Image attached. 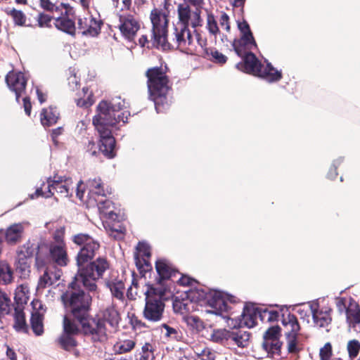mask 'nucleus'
I'll return each instance as SVG.
<instances>
[{
    "label": "nucleus",
    "instance_id": "1",
    "mask_svg": "<svg viewBox=\"0 0 360 360\" xmlns=\"http://www.w3.org/2000/svg\"><path fill=\"white\" fill-rule=\"evenodd\" d=\"M177 21L174 23L169 39L176 48L188 54H194L198 51L196 43L203 48L207 39L202 37L197 30L203 25L202 12L193 10L186 6H177Z\"/></svg>",
    "mask_w": 360,
    "mask_h": 360
},
{
    "label": "nucleus",
    "instance_id": "2",
    "mask_svg": "<svg viewBox=\"0 0 360 360\" xmlns=\"http://www.w3.org/2000/svg\"><path fill=\"white\" fill-rule=\"evenodd\" d=\"M125 101L120 97L112 98L110 102L102 101L97 106V115L93 119V124L100 136L99 150L107 158L115 156V140L111 135L110 126L127 121L129 112L123 110Z\"/></svg>",
    "mask_w": 360,
    "mask_h": 360
},
{
    "label": "nucleus",
    "instance_id": "3",
    "mask_svg": "<svg viewBox=\"0 0 360 360\" xmlns=\"http://www.w3.org/2000/svg\"><path fill=\"white\" fill-rule=\"evenodd\" d=\"M146 75L148 78L149 98L154 102L157 112H162L169 106L168 78L162 70L159 68L148 69Z\"/></svg>",
    "mask_w": 360,
    "mask_h": 360
},
{
    "label": "nucleus",
    "instance_id": "4",
    "mask_svg": "<svg viewBox=\"0 0 360 360\" xmlns=\"http://www.w3.org/2000/svg\"><path fill=\"white\" fill-rule=\"evenodd\" d=\"M81 285L78 283L73 285L72 281L69 290L61 296L65 307L78 322L88 317L91 302V295L79 289Z\"/></svg>",
    "mask_w": 360,
    "mask_h": 360
},
{
    "label": "nucleus",
    "instance_id": "5",
    "mask_svg": "<svg viewBox=\"0 0 360 360\" xmlns=\"http://www.w3.org/2000/svg\"><path fill=\"white\" fill-rule=\"evenodd\" d=\"M109 267V263L105 258L98 257L89 264L78 267L77 273L72 281V285L82 283L86 290L89 292H96L97 281L103 277Z\"/></svg>",
    "mask_w": 360,
    "mask_h": 360
},
{
    "label": "nucleus",
    "instance_id": "6",
    "mask_svg": "<svg viewBox=\"0 0 360 360\" xmlns=\"http://www.w3.org/2000/svg\"><path fill=\"white\" fill-rule=\"evenodd\" d=\"M150 19L152 23L150 37L153 45L164 50L176 47L169 39L170 34H167L168 14L162 10L155 8L151 11Z\"/></svg>",
    "mask_w": 360,
    "mask_h": 360
},
{
    "label": "nucleus",
    "instance_id": "7",
    "mask_svg": "<svg viewBox=\"0 0 360 360\" xmlns=\"http://www.w3.org/2000/svg\"><path fill=\"white\" fill-rule=\"evenodd\" d=\"M236 67L238 70L262 77L269 83L278 82L282 78L281 71L274 68L269 63L266 65L262 64L252 53H246L243 62L238 63Z\"/></svg>",
    "mask_w": 360,
    "mask_h": 360
},
{
    "label": "nucleus",
    "instance_id": "8",
    "mask_svg": "<svg viewBox=\"0 0 360 360\" xmlns=\"http://www.w3.org/2000/svg\"><path fill=\"white\" fill-rule=\"evenodd\" d=\"M51 261L61 266L68 264L69 259L65 243L51 244L49 249L45 245L39 246L36 255L37 269L44 268Z\"/></svg>",
    "mask_w": 360,
    "mask_h": 360
},
{
    "label": "nucleus",
    "instance_id": "9",
    "mask_svg": "<svg viewBox=\"0 0 360 360\" xmlns=\"http://www.w3.org/2000/svg\"><path fill=\"white\" fill-rule=\"evenodd\" d=\"M146 304L143 309V316L152 322L159 321L162 316L165 304L162 301L164 292L161 289L146 285L144 292Z\"/></svg>",
    "mask_w": 360,
    "mask_h": 360
},
{
    "label": "nucleus",
    "instance_id": "10",
    "mask_svg": "<svg viewBox=\"0 0 360 360\" xmlns=\"http://www.w3.org/2000/svg\"><path fill=\"white\" fill-rule=\"evenodd\" d=\"M47 184L46 191H43L44 183L41 187L36 190L34 193L30 195V198L34 199L39 196L46 198H51L53 195V191H56V193L64 197H70L72 196L75 186L71 178L62 176H54L53 179L49 178L47 180Z\"/></svg>",
    "mask_w": 360,
    "mask_h": 360
},
{
    "label": "nucleus",
    "instance_id": "11",
    "mask_svg": "<svg viewBox=\"0 0 360 360\" xmlns=\"http://www.w3.org/2000/svg\"><path fill=\"white\" fill-rule=\"evenodd\" d=\"M72 241L82 247L76 257L77 268L91 261L100 248L99 243L86 233L73 236Z\"/></svg>",
    "mask_w": 360,
    "mask_h": 360
},
{
    "label": "nucleus",
    "instance_id": "12",
    "mask_svg": "<svg viewBox=\"0 0 360 360\" xmlns=\"http://www.w3.org/2000/svg\"><path fill=\"white\" fill-rule=\"evenodd\" d=\"M205 299L208 305L213 309L212 313L224 318L226 316L223 314L224 312H228L231 309L229 304L237 302L235 296L216 290H209L205 295Z\"/></svg>",
    "mask_w": 360,
    "mask_h": 360
},
{
    "label": "nucleus",
    "instance_id": "13",
    "mask_svg": "<svg viewBox=\"0 0 360 360\" xmlns=\"http://www.w3.org/2000/svg\"><path fill=\"white\" fill-rule=\"evenodd\" d=\"M82 326L84 333L90 335L94 342H104L108 338L109 333L112 331L105 323L104 320L97 316L95 318H85L79 322Z\"/></svg>",
    "mask_w": 360,
    "mask_h": 360
},
{
    "label": "nucleus",
    "instance_id": "14",
    "mask_svg": "<svg viewBox=\"0 0 360 360\" xmlns=\"http://www.w3.org/2000/svg\"><path fill=\"white\" fill-rule=\"evenodd\" d=\"M337 307L340 312L345 311L350 331L360 334V309L351 297L337 299Z\"/></svg>",
    "mask_w": 360,
    "mask_h": 360
},
{
    "label": "nucleus",
    "instance_id": "15",
    "mask_svg": "<svg viewBox=\"0 0 360 360\" xmlns=\"http://www.w3.org/2000/svg\"><path fill=\"white\" fill-rule=\"evenodd\" d=\"M282 324L284 328L288 350L290 353H295L299 349L297 336L300 326L298 321L294 314L288 313L287 316L283 314Z\"/></svg>",
    "mask_w": 360,
    "mask_h": 360
},
{
    "label": "nucleus",
    "instance_id": "16",
    "mask_svg": "<svg viewBox=\"0 0 360 360\" xmlns=\"http://www.w3.org/2000/svg\"><path fill=\"white\" fill-rule=\"evenodd\" d=\"M219 25L212 13H207L206 18L207 30L214 39H217L218 36L220 37L221 41L224 43L225 41H228L229 39L224 33H221V30H224L226 32H230L229 15L223 13L219 18Z\"/></svg>",
    "mask_w": 360,
    "mask_h": 360
},
{
    "label": "nucleus",
    "instance_id": "17",
    "mask_svg": "<svg viewBox=\"0 0 360 360\" xmlns=\"http://www.w3.org/2000/svg\"><path fill=\"white\" fill-rule=\"evenodd\" d=\"M140 22L136 15L124 13L119 16L118 27L122 35L127 40L132 41L140 29Z\"/></svg>",
    "mask_w": 360,
    "mask_h": 360
},
{
    "label": "nucleus",
    "instance_id": "18",
    "mask_svg": "<svg viewBox=\"0 0 360 360\" xmlns=\"http://www.w3.org/2000/svg\"><path fill=\"white\" fill-rule=\"evenodd\" d=\"M32 254L33 250L30 248L29 244L20 246L18 250L15 262L16 271L22 278H27L30 276Z\"/></svg>",
    "mask_w": 360,
    "mask_h": 360
},
{
    "label": "nucleus",
    "instance_id": "19",
    "mask_svg": "<svg viewBox=\"0 0 360 360\" xmlns=\"http://www.w3.org/2000/svg\"><path fill=\"white\" fill-rule=\"evenodd\" d=\"M233 313H231L229 319L232 321H236L233 324V327H247L252 328L257 324V319L259 317V308L254 307H243L241 314L238 316H232Z\"/></svg>",
    "mask_w": 360,
    "mask_h": 360
},
{
    "label": "nucleus",
    "instance_id": "20",
    "mask_svg": "<svg viewBox=\"0 0 360 360\" xmlns=\"http://www.w3.org/2000/svg\"><path fill=\"white\" fill-rule=\"evenodd\" d=\"M309 307L314 326L326 328L330 323V309L328 307H321L316 301L309 302Z\"/></svg>",
    "mask_w": 360,
    "mask_h": 360
},
{
    "label": "nucleus",
    "instance_id": "21",
    "mask_svg": "<svg viewBox=\"0 0 360 360\" xmlns=\"http://www.w3.org/2000/svg\"><path fill=\"white\" fill-rule=\"evenodd\" d=\"M101 20L90 14L80 16L77 25L82 35L96 37L101 31Z\"/></svg>",
    "mask_w": 360,
    "mask_h": 360
},
{
    "label": "nucleus",
    "instance_id": "22",
    "mask_svg": "<svg viewBox=\"0 0 360 360\" xmlns=\"http://www.w3.org/2000/svg\"><path fill=\"white\" fill-rule=\"evenodd\" d=\"M6 82L9 89L15 94V99L20 102V96L24 93L27 84V79L21 72H9L6 77Z\"/></svg>",
    "mask_w": 360,
    "mask_h": 360
},
{
    "label": "nucleus",
    "instance_id": "23",
    "mask_svg": "<svg viewBox=\"0 0 360 360\" xmlns=\"http://www.w3.org/2000/svg\"><path fill=\"white\" fill-rule=\"evenodd\" d=\"M32 311L31 313V326L33 332L37 335H40L44 332L43 319L46 311L41 302L34 300L31 302Z\"/></svg>",
    "mask_w": 360,
    "mask_h": 360
},
{
    "label": "nucleus",
    "instance_id": "24",
    "mask_svg": "<svg viewBox=\"0 0 360 360\" xmlns=\"http://www.w3.org/2000/svg\"><path fill=\"white\" fill-rule=\"evenodd\" d=\"M150 257V248L145 242H139L136 246L134 254V260L138 269L148 271L150 267L149 259Z\"/></svg>",
    "mask_w": 360,
    "mask_h": 360
},
{
    "label": "nucleus",
    "instance_id": "25",
    "mask_svg": "<svg viewBox=\"0 0 360 360\" xmlns=\"http://www.w3.org/2000/svg\"><path fill=\"white\" fill-rule=\"evenodd\" d=\"M105 285L110 290L113 297L124 300L125 286L122 278H118L115 274L105 280Z\"/></svg>",
    "mask_w": 360,
    "mask_h": 360
},
{
    "label": "nucleus",
    "instance_id": "26",
    "mask_svg": "<svg viewBox=\"0 0 360 360\" xmlns=\"http://www.w3.org/2000/svg\"><path fill=\"white\" fill-rule=\"evenodd\" d=\"M99 318L104 320L105 324L108 323V326L112 331L116 330L120 321V313L113 305H109L103 309Z\"/></svg>",
    "mask_w": 360,
    "mask_h": 360
},
{
    "label": "nucleus",
    "instance_id": "27",
    "mask_svg": "<svg viewBox=\"0 0 360 360\" xmlns=\"http://www.w3.org/2000/svg\"><path fill=\"white\" fill-rule=\"evenodd\" d=\"M256 43L252 32L241 34L240 39L234 40L233 47L238 56H242L245 49H252L256 47Z\"/></svg>",
    "mask_w": 360,
    "mask_h": 360
},
{
    "label": "nucleus",
    "instance_id": "28",
    "mask_svg": "<svg viewBox=\"0 0 360 360\" xmlns=\"http://www.w3.org/2000/svg\"><path fill=\"white\" fill-rule=\"evenodd\" d=\"M25 223H15L9 226L5 233L6 241L11 245H14L20 241L24 231Z\"/></svg>",
    "mask_w": 360,
    "mask_h": 360
},
{
    "label": "nucleus",
    "instance_id": "29",
    "mask_svg": "<svg viewBox=\"0 0 360 360\" xmlns=\"http://www.w3.org/2000/svg\"><path fill=\"white\" fill-rule=\"evenodd\" d=\"M86 188L89 191V198H96V197H105L108 191L104 188L103 184L100 177L89 179L86 182Z\"/></svg>",
    "mask_w": 360,
    "mask_h": 360
},
{
    "label": "nucleus",
    "instance_id": "30",
    "mask_svg": "<svg viewBox=\"0 0 360 360\" xmlns=\"http://www.w3.org/2000/svg\"><path fill=\"white\" fill-rule=\"evenodd\" d=\"M228 345H236L239 347L248 346L250 340V333L240 330H230Z\"/></svg>",
    "mask_w": 360,
    "mask_h": 360
},
{
    "label": "nucleus",
    "instance_id": "31",
    "mask_svg": "<svg viewBox=\"0 0 360 360\" xmlns=\"http://www.w3.org/2000/svg\"><path fill=\"white\" fill-rule=\"evenodd\" d=\"M282 342L280 340H266L263 341L262 348L266 352L267 356L273 359H278L281 356Z\"/></svg>",
    "mask_w": 360,
    "mask_h": 360
},
{
    "label": "nucleus",
    "instance_id": "32",
    "mask_svg": "<svg viewBox=\"0 0 360 360\" xmlns=\"http://www.w3.org/2000/svg\"><path fill=\"white\" fill-rule=\"evenodd\" d=\"M196 45L198 46V51L195 54L200 53L199 49H200L203 52L204 57L214 63L224 64L226 62V56L219 52L217 49L214 48L207 49L205 48L206 45L203 48H201L197 43Z\"/></svg>",
    "mask_w": 360,
    "mask_h": 360
},
{
    "label": "nucleus",
    "instance_id": "33",
    "mask_svg": "<svg viewBox=\"0 0 360 360\" xmlns=\"http://www.w3.org/2000/svg\"><path fill=\"white\" fill-rule=\"evenodd\" d=\"M59 113L56 108H44L41 112V123L44 127H50L57 122Z\"/></svg>",
    "mask_w": 360,
    "mask_h": 360
},
{
    "label": "nucleus",
    "instance_id": "34",
    "mask_svg": "<svg viewBox=\"0 0 360 360\" xmlns=\"http://www.w3.org/2000/svg\"><path fill=\"white\" fill-rule=\"evenodd\" d=\"M155 269L161 279L169 278L174 273L172 266L165 259L157 260Z\"/></svg>",
    "mask_w": 360,
    "mask_h": 360
},
{
    "label": "nucleus",
    "instance_id": "35",
    "mask_svg": "<svg viewBox=\"0 0 360 360\" xmlns=\"http://www.w3.org/2000/svg\"><path fill=\"white\" fill-rule=\"evenodd\" d=\"M54 24L58 30L70 34H74L75 32V22L67 16L56 17Z\"/></svg>",
    "mask_w": 360,
    "mask_h": 360
},
{
    "label": "nucleus",
    "instance_id": "36",
    "mask_svg": "<svg viewBox=\"0 0 360 360\" xmlns=\"http://www.w3.org/2000/svg\"><path fill=\"white\" fill-rule=\"evenodd\" d=\"M183 320L193 333H200L205 328L204 322L197 316L186 314Z\"/></svg>",
    "mask_w": 360,
    "mask_h": 360
},
{
    "label": "nucleus",
    "instance_id": "37",
    "mask_svg": "<svg viewBox=\"0 0 360 360\" xmlns=\"http://www.w3.org/2000/svg\"><path fill=\"white\" fill-rule=\"evenodd\" d=\"M280 314L278 311L269 308H259V317L262 323H274L278 321Z\"/></svg>",
    "mask_w": 360,
    "mask_h": 360
},
{
    "label": "nucleus",
    "instance_id": "38",
    "mask_svg": "<svg viewBox=\"0 0 360 360\" xmlns=\"http://www.w3.org/2000/svg\"><path fill=\"white\" fill-rule=\"evenodd\" d=\"M193 308V304L189 299H179L176 297L173 302V309L176 313L184 314Z\"/></svg>",
    "mask_w": 360,
    "mask_h": 360
},
{
    "label": "nucleus",
    "instance_id": "39",
    "mask_svg": "<svg viewBox=\"0 0 360 360\" xmlns=\"http://www.w3.org/2000/svg\"><path fill=\"white\" fill-rule=\"evenodd\" d=\"M60 276H57L56 274L49 272L48 270H45L44 274L40 277L37 285V291L40 292L41 289L45 288L47 286L51 285L59 278Z\"/></svg>",
    "mask_w": 360,
    "mask_h": 360
},
{
    "label": "nucleus",
    "instance_id": "40",
    "mask_svg": "<svg viewBox=\"0 0 360 360\" xmlns=\"http://www.w3.org/2000/svg\"><path fill=\"white\" fill-rule=\"evenodd\" d=\"M30 290L27 284H21L15 291L14 299L18 305L26 304L29 300Z\"/></svg>",
    "mask_w": 360,
    "mask_h": 360
},
{
    "label": "nucleus",
    "instance_id": "41",
    "mask_svg": "<svg viewBox=\"0 0 360 360\" xmlns=\"http://www.w3.org/2000/svg\"><path fill=\"white\" fill-rule=\"evenodd\" d=\"M57 343L61 349L68 352L72 351L77 346L75 338L71 335L63 333L57 339Z\"/></svg>",
    "mask_w": 360,
    "mask_h": 360
},
{
    "label": "nucleus",
    "instance_id": "42",
    "mask_svg": "<svg viewBox=\"0 0 360 360\" xmlns=\"http://www.w3.org/2000/svg\"><path fill=\"white\" fill-rule=\"evenodd\" d=\"M136 345L133 338L120 340L114 345V351L117 354H124L130 352Z\"/></svg>",
    "mask_w": 360,
    "mask_h": 360
},
{
    "label": "nucleus",
    "instance_id": "43",
    "mask_svg": "<svg viewBox=\"0 0 360 360\" xmlns=\"http://www.w3.org/2000/svg\"><path fill=\"white\" fill-rule=\"evenodd\" d=\"M13 327L15 330L18 332L25 333L27 330L25 314L21 309L18 308L15 309Z\"/></svg>",
    "mask_w": 360,
    "mask_h": 360
},
{
    "label": "nucleus",
    "instance_id": "44",
    "mask_svg": "<svg viewBox=\"0 0 360 360\" xmlns=\"http://www.w3.org/2000/svg\"><path fill=\"white\" fill-rule=\"evenodd\" d=\"M13 279V271L11 266L6 262H0V282L7 285L11 283Z\"/></svg>",
    "mask_w": 360,
    "mask_h": 360
},
{
    "label": "nucleus",
    "instance_id": "45",
    "mask_svg": "<svg viewBox=\"0 0 360 360\" xmlns=\"http://www.w3.org/2000/svg\"><path fill=\"white\" fill-rule=\"evenodd\" d=\"M347 351L350 360H355L360 352V342L357 340H351L347 342Z\"/></svg>",
    "mask_w": 360,
    "mask_h": 360
},
{
    "label": "nucleus",
    "instance_id": "46",
    "mask_svg": "<svg viewBox=\"0 0 360 360\" xmlns=\"http://www.w3.org/2000/svg\"><path fill=\"white\" fill-rule=\"evenodd\" d=\"M193 351L201 360H214L215 359V353L206 347H195Z\"/></svg>",
    "mask_w": 360,
    "mask_h": 360
},
{
    "label": "nucleus",
    "instance_id": "47",
    "mask_svg": "<svg viewBox=\"0 0 360 360\" xmlns=\"http://www.w3.org/2000/svg\"><path fill=\"white\" fill-rule=\"evenodd\" d=\"M6 12L11 16L15 25L22 26L25 24L26 16L22 11L15 8H7Z\"/></svg>",
    "mask_w": 360,
    "mask_h": 360
},
{
    "label": "nucleus",
    "instance_id": "48",
    "mask_svg": "<svg viewBox=\"0 0 360 360\" xmlns=\"http://www.w3.org/2000/svg\"><path fill=\"white\" fill-rule=\"evenodd\" d=\"M82 91L84 97L77 98L76 103L78 106L87 108L94 102L92 98L93 94L91 91H89L88 88H83Z\"/></svg>",
    "mask_w": 360,
    "mask_h": 360
},
{
    "label": "nucleus",
    "instance_id": "49",
    "mask_svg": "<svg viewBox=\"0 0 360 360\" xmlns=\"http://www.w3.org/2000/svg\"><path fill=\"white\" fill-rule=\"evenodd\" d=\"M79 326L75 322V321L71 320L68 316H64L63 319V333H67L68 335H75L79 332Z\"/></svg>",
    "mask_w": 360,
    "mask_h": 360
},
{
    "label": "nucleus",
    "instance_id": "50",
    "mask_svg": "<svg viewBox=\"0 0 360 360\" xmlns=\"http://www.w3.org/2000/svg\"><path fill=\"white\" fill-rule=\"evenodd\" d=\"M229 333L230 330H217L213 332L211 339L215 342H226L228 344Z\"/></svg>",
    "mask_w": 360,
    "mask_h": 360
},
{
    "label": "nucleus",
    "instance_id": "51",
    "mask_svg": "<svg viewBox=\"0 0 360 360\" xmlns=\"http://www.w3.org/2000/svg\"><path fill=\"white\" fill-rule=\"evenodd\" d=\"M281 328L278 326L270 327L264 334V340H280Z\"/></svg>",
    "mask_w": 360,
    "mask_h": 360
},
{
    "label": "nucleus",
    "instance_id": "52",
    "mask_svg": "<svg viewBox=\"0 0 360 360\" xmlns=\"http://www.w3.org/2000/svg\"><path fill=\"white\" fill-rule=\"evenodd\" d=\"M182 3L179 4L177 6H186L188 8H193V10H198L202 12L204 5V0H181Z\"/></svg>",
    "mask_w": 360,
    "mask_h": 360
},
{
    "label": "nucleus",
    "instance_id": "53",
    "mask_svg": "<svg viewBox=\"0 0 360 360\" xmlns=\"http://www.w3.org/2000/svg\"><path fill=\"white\" fill-rule=\"evenodd\" d=\"M154 354L152 346L149 343H146L141 348L140 357L138 360H153Z\"/></svg>",
    "mask_w": 360,
    "mask_h": 360
},
{
    "label": "nucleus",
    "instance_id": "54",
    "mask_svg": "<svg viewBox=\"0 0 360 360\" xmlns=\"http://www.w3.org/2000/svg\"><path fill=\"white\" fill-rule=\"evenodd\" d=\"M162 327L165 330V336L176 340H179L181 339V334L176 328L170 327L167 324H163Z\"/></svg>",
    "mask_w": 360,
    "mask_h": 360
},
{
    "label": "nucleus",
    "instance_id": "55",
    "mask_svg": "<svg viewBox=\"0 0 360 360\" xmlns=\"http://www.w3.org/2000/svg\"><path fill=\"white\" fill-rule=\"evenodd\" d=\"M97 203L98 208L102 214H105L106 212H109L108 210L112 205V201L109 200H98L96 198L94 199Z\"/></svg>",
    "mask_w": 360,
    "mask_h": 360
},
{
    "label": "nucleus",
    "instance_id": "56",
    "mask_svg": "<svg viewBox=\"0 0 360 360\" xmlns=\"http://www.w3.org/2000/svg\"><path fill=\"white\" fill-rule=\"evenodd\" d=\"M319 356L321 360H331L332 358V347L331 345L328 342L321 348L319 352Z\"/></svg>",
    "mask_w": 360,
    "mask_h": 360
},
{
    "label": "nucleus",
    "instance_id": "57",
    "mask_svg": "<svg viewBox=\"0 0 360 360\" xmlns=\"http://www.w3.org/2000/svg\"><path fill=\"white\" fill-rule=\"evenodd\" d=\"M343 160H344V158L342 157H339L338 158L335 159L333 161V165H332L331 167L330 168L329 172L328 173V178H329L330 179H333L337 176V175H338V173L336 172L337 168L343 162Z\"/></svg>",
    "mask_w": 360,
    "mask_h": 360
},
{
    "label": "nucleus",
    "instance_id": "58",
    "mask_svg": "<svg viewBox=\"0 0 360 360\" xmlns=\"http://www.w3.org/2000/svg\"><path fill=\"white\" fill-rule=\"evenodd\" d=\"M40 4L44 9L52 12H58L60 10V7H63V4H60L59 6H57L51 3L49 0H41Z\"/></svg>",
    "mask_w": 360,
    "mask_h": 360
},
{
    "label": "nucleus",
    "instance_id": "59",
    "mask_svg": "<svg viewBox=\"0 0 360 360\" xmlns=\"http://www.w3.org/2000/svg\"><path fill=\"white\" fill-rule=\"evenodd\" d=\"M112 1L114 6L116 8H120L121 1V11L129 10L131 6V0H112Z\"/></svg>",
    "mask_w": 360,
    "mask_h": 360
},
{
    "label": "nucleus",
    "instance_id": "60",
    "mask_svg": "<svg viewBox=\"0 0 360 360\" xmlns=\"http://www.w3.org/2000/svg\"><path fill=\"white\" fill-rule=\"evenodd\" d=\"M109 222L108 226H109L110 231L112 233H116L117 234H122L125 231V228L122 226V224L120 223H112Z\"/></svg>",
    "mask_w": 360,
    "mask_h": 360
},
{
    "label": "nucleus",
    "instance_id": "61",
    "mask_svg": "<svg viewBox=\"0 0 360 360\" xmlns=\"http://www.w3.org/2000/svg\"><path fill=\"white\" fill-rule=\"evenodd\" d=\"M51 17H50L47 14L41 13L38 17V23L40 27L48 26L49 23L51 22Z\"/></svg>",
    "mask_w": 360,
    "mask_h": 360
},
{
    "label": "nucleus",
    "instance_id": "62",
    "mask_svg": "<svg viewBox=\"0 0 360 360\" xmlns=\"http://www.w3.org/2000/svg\"><path fill=\"white\" fill-rule=\"evenodd\" d=\"M297 312L304 319L305 316H309L308 314L310 313L309 302L307 304H302L297 309Z\"/></svg>",
    "mask_w": 360,
    "mask_h": 360
},
{
    "label": "nucleus",
    "instance_id": "63",
    "mask_svg": "<svg viewBox=\"0 0 360 360\" xmlns=\"http://www.w3.org/2000/svg\"><path fill=\"white\" fill-rule=\"evenodd\" d=\"M75 185L77 186L76 195L79 200H82L83 198H84V192H85L84 187L83 186V181H79Z\"/></svg>",
    "mask_w": 360,
    "mask_h": 360
},
{
    "label": "nucleus",
    "instance_id": "64",
    "mask_svg": "<svg viewBox=\"0 0 360 360\" xmlns=\"http://www.w3.org/2000/svg\"><path fill=\"white\" fill-rule=\"evenodd\" d=\"M63 236H64V229L60 228L59 229H57L53 235V238L55 241L56 242V244L58 243H65L63 242Z\"/></svg>",
    "mask_w": 360,
    "mask_h": 360
}]
</instances>
